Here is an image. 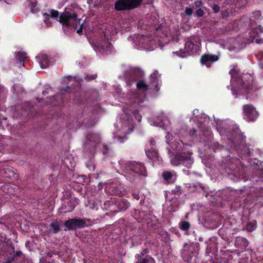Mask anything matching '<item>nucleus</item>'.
<instances>
[{"mask_svg": "<svg viewBox=\"0 0 263 263\" xmlns=\"http://www.w3.org/2000/svg\"><path fill=\"white\" fill-rule=\"evenodd\" d=\"M59 13L57 10H51L49 14L45 13L44 14V22L46 24H48L50 22L51 18H55L63 26L74 28L77 30L78 33L82 32L83 22H81V19L77 18L76 13L65 11L62 13L59 17Z\"/></svg>", "mask_w": 263, "mask_h": 263, "instance_id": "1", "label": "nucleus"}, {"mask_svg": "<svg viewBox=\"0 0 263 263\" xmlns=\"http://www.w3.org/2000/svg\"><path fill=\"white\" fill-rule=\"evenodd\" d=\"M200 45L201 42L199 37H195L192 40L186 42L184 51L180 50L175 53L181 58H185L190 54L197 52L199 50Z\"/></svg>", "mask_w": 263, "mask_h": 263, "instance_id": "2", "label": "nucleus"}, {"mask_svg": "<svg viewBox=\"0 0 263 263\" xmlns=\"http://www.w3.org/2000/svg\"><path fill=\"white\" fill-rule=\"evenodd\" d=\"M139 175L146 176V170L145 167L141 163L135 162L131 164L129 166V176H137Z\"/></svg>", "mask_w": 263, "mask_h": 263, "instance_id": "3", "label": "nucleus"}, {"mask_svg": "<svg viewBox=\"0 0 263 263\" xmlns=\"http://www.w3.org/2000/svg\"><path fill=\"white\" fill-rule=\"evenodd\" d=\"M245 119L249 121H254L258 117V114L255 108L251 105H245L243 106Z\"/></svg>", "mask_w": 263, "mask_h": 263, "instance_id": "4", "label": "nucleus"}, {"mask_svg": "<svg viewBox=\"0 0 263 263\" xmlns=\"http://www.w3.org/2000/svg\"><path fill=\"white\" fill-rule=\"evenodd\" d=\"M86 225V222L84 219H71L65 222V226L68 230H73L77 228H81Z\"/></svg>", "mask_w": 263, "mask_h": 263, "instance_id": "5", "label": "nucleus"}, {"mask_svg": "<svg viewBox=\"0 0 263 263\" xmlns=\"http://www.w3.org/2000/svg\"><path fill=\"white\" fill-rule=\"evenodd\" d=\"M95 47L101 52L110 53L112 50V45L108 41H100L94 44Z\"/></svg>", "mask_w": 263, "mask_h": 263, "instance_id": "6", "label": "nucleus"}, {"mask_svg": "<svg viewBox=\"0 0 263 263\" xmlns=\"http://www.w3.org/2000/svg\"><path fill=\"white\" fill-rule=\"evenodd\" d=\"M177 158L180 160L181 164H183L188 168L191 167L193 163V159L191 157V153H181L177 155Z\"/></svg>", "mask_w": 263, "mask_h": 263, "instance_id": "7", "label": "nucleus"}, {"mask_svg": "<svg viewBox=\"0 0 263 263\" xmlns=\"http://www.w3.org/2000/svg\"><path fill=\"white\" fill-rule=\"evenodd\" d=\"M78 199L76 198H71L61 206V210L64 213L71 212L78 204Z\"/></svg>", "mask_w": 263, "mask_h": 263, "instance_id": "8", "label": "nucleus"}, {"mask_svg": "<svg viewBox=\"0 0 263 263\" xmlns=\"http://www.w3.org/2000/svg\"><path fill=\"white\" fill-rule=\"evenodd\" d=\"M218 59V57L216 55L205 54L201 57L200 62L202 65H205L206 67H210Z\"/></svg>", "mask_w": 263, "mask_h": 263, "instance_id": "9", "label": "nucleus"}, {"mask_svg": "<svg viewBox=\"0 0 263 263\" xmlns=\"http://www.w3.org/2000/svg\"><path fill=\"white\" fill-rule=\"evenodd\" d=\"M115 8L117 10L121 11L129 9L127 0H119L115 3Z\"/></svg>", "mask_w": 263, "mask_h": 263, "instance_id": "10", "label": "nucleus"}, {"mask_svg": "<svg viewBox=\"0 0 263 263\" xmlns=\"http://www.w3.org/2000/svg\"><path fill=\"white\" fill-rule=\"evenodd\" d=\"M162 176L163 179L167 182H170L173 180L174 178H175V179H176V174L172 172H163L162 173Z\"/></svg>", "mask_w": 263, "mask_h": 263, "instance_id": "11", "label": "nucleus"}, {"mask_svg": "<svg viewBox=\"0 0 263 263\" xmlns=\"http://www.w3.org/2000/svg\"><path fill=\"white\" fill-rule=\"evenodd\" d=\"M39 59L40 65L42 68H45L48 66L49 61L46 55H42L39 57Z\"/></svg>", "mask_w": 263, "mask_h": 263, "instance_id": "12", "label": "nucleus"}, {"mask_svg": "<svg viewBox=\"0 0 263 263\" xmlns=\"http://www.w3.org/2000/svg\"><path fill=\"white\" fill-rule=\"evenodd\" d=\"M16 58L19 61L20 64L24 66L23 62L27 58V54L24 52L19 51L16 54Z\"/></svg>", "mask_w": 263, "mask_h": 263, "instance_id": "13", "label": "nucleus"}, {"mask_svg": "<svg viewBox=\"0 0 263 263\" xmlns=\"http://www.w3.org/2000/svg\"><path fill=\"white\" fill-rule=\"evenodd\" d=\"M129 5V9H132L139 6L142 0H127Z\"/></svg>", "mask_w": 263, "mask_h": 263, "instance_id": "14", "label": "nucleus"}, {"mask_svg": "<svg viewBox=\"0 0 263 263\" xmlns=\"http://www.w3.org/2000/svg\"><path fill=\"white\" fill-rule=\"evenodd\" d=\"M129 203L126 200H122L118 203V206L120 210H125L129 206Z\"/></svg>", "mask_w": 263, "mask_h": 263, "instance_id": "15", "label": "nucleus"}, {"mask_svg": "<svg viewBox=\"0 0 263 263\" xmlns=\"http://www.w3.org/2000/svg\"><path fill=\"white\" fill-rule=\"evenodd\" d=\"M146 154L147 156L153 161H156L158 159V154L157 152L155 151H146Z\"/></svg>", "mask_w": 263, "mask_h": 263, "instance_id": "16", "label": "nucleus"}, {"mask_svg": "<svg viewBox=\"0 0 263 263\" xmlns=\"http://www.w3.org/2000/svg\"><path fill=\"white\" fill-rule=\"evenodd\" d=\"M191 224L188 221H183L179 223V228L183 231L189 230Z\"/></svg>", "mask_w": 263, "mask_h": 263, "instance_id": "17", "label": "nucleus"}, {"mask_svg": "<svg viewBox=\"0 0 263 263\" xmlns=\"http://www.w3.org/2000/svg\"><path fill=\"white\" fill-rule=\"evenodd\" d=\"M256 228V222H250L248 223L246 226V229L248 231L252 232L255 230Z\"/></svg>", "mask_w": 263, "mask_h": 263, "instance_id": "18", "label": "nucleus"}, {"mask_svg": "<svg viewBox=\"0 0 263 263\" xmlns=\"http://www.w3.org/2000/svg\"><path fill=\"white\" fill-rule=\"evenodd\" d=\"M137 87L138 89H143L146 90L147 89V85L143 82L140 81L137 84Z\"/></svg>", "mask_w": 263, "mask_h": 263, "instance_id": "19", "label": "nucleus"}, {"mask_svg": "<svg viewBox=\"0 0 263 263\" xmlns=\"http://www.w3.org/2000/svg\"><path fill=\"white\" fill-rule=\"evenodd\" d=\"M137 263H155V261L152 258H144L139 260Z\"/></svg>", "mask_w": 263, "mask_h": 263, "instance_id": "20", "label": "nucleus"}, {"mask_svg": "<svg viewBox=\"0 0 263 263\" xmlns=\"http://www.w3.org/2000/svg\"><path fill=\"white\" fill-rule=\"evenodd\" d=\"M171 163L176 166H178L181 164L180 160H179V158H177V155L174 157V158L171 160Z\"/></svg>", "mask_w": 263, "mask_h": 263, "instance_id": "21", "label": "nucleus"}, {"mask_svg": "<svg viewBox=\"0 0 263 263\" xmlns=\"http://www.w3.org/2000/svg\"><path fill=\"white\" fill-rule=\"evenodd\" d=\"M51 230L54 233H57L60 231V228L58 225L52 224H51Z\"/></svg>", "mask_w": 263, "mask_h": 263, "instance_id": "22", "label": "nucleus"}, {"mask_svg": "<svg viewBox=\"0 0 263 263\" xmlns=\"http://www.w3.org/2000/svg\"><path fill=\"white\" fill-rule=\"evenodd\" d=\"M196 14L198 16L201 17L203 15L204 12L201 9L199 8L196 11Z\"/></svg>", "mask_w": 263, "mask_h": 263, "instance_id": "23", "label": "nucleus"}, {"mask_svg": "<svg viewBox=\"0 0 263 263\" xmlns=\"http://www.w3.org/2000/svg\"><path fill=\"white\" fill-rule=\"evenodd\" d=\"M212 9L215 13H217L220 11V7L218 5H214L212 7Z\"/></svg>", "mask_w": 263, "mask_h": 263, "instance_id": "24", "label": "nucleus"}, {"mask_svg": "<svg viewBox=\"0 0 263 263\" xmlns=\"http://www.w3.org/2000/svg\"><path fill=\"white\" fill-rule=\"evenodd\" d=\"M221 15L223 18H227L229 16V11L227 10L223 11L221 13Z\"/></svg>", "mask_w": 263, "mask_h": 263, "instance_id": "25", "label": "nucleus"}, {"mask_svg": "<svg viewBox=\"0 0 263 263\" xmlns=\"http://www.w3.org/2000/svg\"><path fill=\"white\" fill-rule=\"evenodd\" d=\"M192 9L190 8H186L185 13L187 15H191L192 14Z\"/></svg>", "mask_w": 263, "mask_h": 263, "instance_id": "26", "label": "nucleus"}, {"mask_svg": "<svg viewBox=\"0 0 263 263\" xmlns=\"http://www.w3.org/2000/svg\"><path fill=\"white\" fill-rule=\"evenodd\" d=\"M196 7H200L202 5V2L201 1H197L194 3Z\"/></svg>", "mask_w": 263, "mask_h": 263, "instance_id": "27", "label": "nucleus"}, {"mask_svg": "<svg viewBox=\"0 0 263 263\" xmlns=\"http://www.w3.org/2000/svg\"><path fill=\"white\" fill-rule=\"evenodd\" d=\"M190 245H189L187 243H185L183 246V249L184 250H187L190 248Z\"/></svg>", "mask_w": 263, "mask_h": 263, "instance_id": "28", "label": "nucleus"}, {"mask_svg": "<svg viewBox=\"0 0 263 263\" xmlns=\"http://www.w3.org/2000/svg\"><path fill=\"white\" fill-rule=\"evenodd\" d=\"M22 254V252L20 251H17L15 253V255L16 256H20Z\"/></svg>", "mask_w": 263, "mask_h": 263, "instance_id": "29", "label": "nucleus"}, {"mask_svg": "<svg viewBox=\"0 0 263 263\" xmlns=\"http://www.w3.org/2000/svg\"><path fill=\"white\" fill-rule=\"evenodd\" d=\"M258 29L260 30V32H262V28L261 26H258Z\"/></svg>", "mask_w": 263, "mask_h": 263, "instance_id": "30", "label": "nucleus"}, {"mask_svg": "<svg viewBox=\"0 0 263 263\" xmlns=\"http://www.w3.org/2000/svg\"><path fill=\"white\" fill-rule=\"evenodd\" d=\"M151 144L152 145H154L155 144V141L154 140H151Z\"/></svg>", "mask_w": 263, "mask_h": 263, "instance_id": "31", "label": "nucleus"}, {"mask_svg": "<svg viewBox=\"0 0 263 263\" xmlns=\"http://www.w3.org/2000/svg\"><path fill=\"white\" fill-rule=\"evenodd\" d=\"M9 185H4V188H7L9 189Z\"/></svg>", "mask_w": 263, "mask_h": 263, "instance_id": "32", "label": "nucleus"}, {"mask_svg": "<svg viewBox=\"0 0 263 263\" xmlns=\"http://www.w3.org/2000/svg\"><path fill=\"white\" fill-rule=\"evenodd\" d=\"M238 239L239 240H243V238H238Z\"/></svg>", "mask_w": 263, "mask_h": 263, "instance_id": "33", "label": "nucleus"}, {"mask_svg": "<svg viewBox=\"0 0 263 263\" xmlns=\"http://www.w3.org/2000/svg\"><path fill=\"white\" fill-rule=\"evenodd\" d=\"M6 263H10V262H6Z\"/></svg>", "mask_w": 263, "mask_h": 263, "instance_id": "34", "label": "nucleus"}]
</instances>
